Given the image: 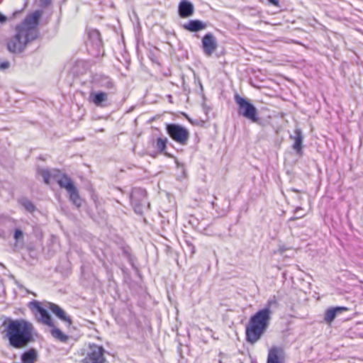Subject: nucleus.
<instances>
[{
  "instance_id": "f257e3e1",
  "label": "nucleus",
  "mask_w": 363,
  "mask_h": 363,
  "mask_svg": "<svg viewBox=\"0 0 363 363\" xmlns=\"http://www.w3.org/2000/svg\"><path fill=\"white\" fill-rule=\"evenodd\" d=\"M43 11L35 10L28 13L15 28V34L6 41L8 50L13 54L23 52L27 45L40 35L38 25Z\"/></svg>"
},
{
  "instance_id": "f03ea898",
  "label": "nucleus",
  "mask_w": 363,
  "mask_h": 363,
  "mask_svg": "<svg viewBox=\"0 0 363 363\" xmlns=\"http://www.w3.org/2000/svg\"><path fill=\"white\" fill-rule=\"evenodd\" d=\"M4 338L14 349H22L35 341V328L28 320L23 318H7L2 324Z\"/></svg>"
},
{
  "instance_id": "7ed1b4c3",
  "label": "nucleus",
  "mask_w": 363,
  "mask_h": 363,
  "mask_svg": "<svg viewBox=\"0 0 363 363\" xmlns=\"http://www.w3.org/2000/svg\"><path fill=\"white\" fill-rule=\"evenodd\" d=\"M279 303L275 296L269 298L264 307L250 316L245 326V340L250 345L258 342L267 331L272 310L278 307Z\"/></svg>"
},
{
  "instance_id": "20e7f679",
  "label": "nucleus",
  "mask_w": 363,
  "mask_h": 363,
  "mask_svg": "<svg viewBox=\"0 0 363 363\" xmlns=\"http://www.w3.org/2000/svg\"><path fill=\"white\" fill-rule=\"evenodd\" d=\"M234 101L237 105V111L239 116L250 120L252 123L258 122L257 108L250 99L235 94L234 95Z\"/></svg>"
},
{
  "instance_id": "39448f33",
  "label": "nucleus",
  "mask_w": 363,
  "mask_h": 363,
  "mask_svg": "<svg viewBox=\"0 0 363 363\" xmlns=\"http://www.w3.org/2000/svg\"><path fill=\"white\" fill-rule=\"evenodd\" d=\"M56 182L60 188L66 189L72 203L79 208L82 205L83 199L81 198L79 191L70 177L63 174Z\"/></svg>"
},
{
  "instance_id": "423d86ee",
  "label": "nucleus",
  "mask_w": 363,
  "mask_h": 363,
  "mask_svg": "<svg viewBox=\"0 0 363 363\" xmlns=\"http://www.w3.org/2000/svg\"><path fill=\"white\" fill-rule=\"evenodd\" d=\"M88 39L86 41V46L88 52L94 57H99L104 53V45L101 34L97 29L86 28Z\"/></svg>"
},
{
  "instance_id": "0eeeda50",
  "label": "nucleus",
  "mask_w": 363,
  "mask_h": 363,
  "mask_svg": "<svg viewBox=\"0 0 363 363\" xmlns=\"http://www.w3.org/2000/svg\"><path fill=\"white\" fill-rule=\"evenodd\" d=\"M130 201L134 211L142 215L145 209L150 207L147 199V191L142 188H133L130 194Z\"/></svg>"
},
{
  "instance_id": "6e6552de",
  "label": "nucleus",
  "mask_w": 363,
  "mask_h": 363,
  "mask_svg": "<svg viewBox=\"0 0 363 363\" xmlns=\"http://www.w3.org/2000/svg\"><path fill=\"white\" fill-rule=\"evenodd\" d=\"M165 130L169 138L176 143L186 145L189 138V131L184 126L178 123H167Z\"/></svg>"
},
{
  "instance_id": "1a4fd4ad",
  "label": "nucleus",
  "mask_w": 363,
  "mask_h": 363,
  "mask_svg": "<svg viewBox=\"0 0 363 363\" xmlns=\"http://www.w3.org/2000/svg\"><path fill=\"white\" fill-rule=\"evenodd\" d=\"M106 350L101 345L89 344L82 363H106Z\"/></svg>"
},
{
  "instance_id": "9d476101",
  "label": "nucleus",
  "mask_w": 363,
  "mask_h": 363,
  "mask_svg": "<svg viewBox=\"0 0 363 363\" xmlns=\"http://www.w3.org/2000/svg\"><path fill=\"white\" fill-rule=\"evenodd\" d=\"M201 48L204 55L207 57L212 56L218 48L217 40L211 33H206L201 40Z\"/></svg>"
},
{
  "instance_id": "9b49d317",
  "label": "nucleus",
  "mask_w": 363,
  "mask_h": 363,
  "mask_svg": "<svg viewBox=\"0 0 363 363\" xmlns=\"http://www.w3.org/2000/svg\"><path fill=\"white\" fill-rule=\"evenodd\" d=\"M108 94L102 91H91L89 101L97 107L105 108L110 105Z\"/></svg>"
},
{
  "instance_id": "f8f14e48",
  "label": "nucleus",
  "mask_w": 363,
  "mask_h": 363,
  "mask_svg": "<svg viewBox=\"0 0 363 363\" xmlns=\"http://www.w3.org/2000/svg\"><path fill=\"white\" fill-rule=\"evenodd\" d=\"M289 138L294 140L292 148L298 156H302L303 154V135L301 129L299 127H296L294 135H290Z\"/></svg>"
},
{
  "instance_id": "ddd939ff",
  "label": "nucleus",
  "mask_w": 363,
  "mask_h": 363,
  "mask_svg": "<svg viewBox=\"0 0 363 363\" xmlns=\"http://www.w3.org/2000/svg\"><path fill=\"white\" fill-rule=\"evenodd\" d=\"M267 363H284V352L281 347H272L268 352Z\"/></svg>"
},
{
  "instance_id": "4468645a",
  "label": "nucleus",
  "mask_w": 363,
  "mask_h": 363,
  "mask_svg": "<svg viewBox=\"0 0 363 363\" xmlns=\"http://www.w3.org/2000/svg\"><path fill=\"white\" fill-rule=\"evenodd\" d=\"M48 308L57 318L67 323L68 327L72 325V320L71 318L67 315L65 311L60 306L54 303H48Z\"/></svg>"
},
{
  "instance_id": "2eb2a0df",
  "label": "nucleus",
  "mask_w": 363,
  "mask_h": 363,
  "mask_svg": "<svg viewBox=\"0 0 363 363\" xmlns=\"http://www.w3.org/2000/svg\"><path fill=\"white\" fill-rule=\"evenodd\" d=\"M194 13V4L189 0H182L178 6V13L179 17L186 18L191 16Z\"/></svg>"
},
{
  "instance_id": "dca6fc26",
  "label": "nucleus",
  "mask_w": 363,
  "mask_h": 363,
  "mask_svg": "<svg viewBox=\"0 0 363 363\" xmlns=\"http://www.w3.org/2000/svg\"><path fill=\"white\" fill-rule=\"evenodd\" d=\"M95 82L100 88L108 91V94H114L116 92V85L113 81L107 76H100L95 79Z\"/></svg>"
},
{
  "instance_id": "f3484780",
  "label": "nucleus",
  "mask_w": 363,
  "mask_h": 363,
  "mask_svg": "<svg viewBox=\"0 0 363 363\" xmlns=\"http://www.w3.org/2000/svg\"><path fill=\"white\" fill-rule=\"evenodd\" d=\"M349 309L345 306H335L328 308L325 312L324 320L326 323L330 325L335 319L337 314L343 311H347Z\"/></svg>"
},
{
  "instance_id": "a211bd4d",
  "label": "nucleus",
  "mask_w": 363,
  "mask_h": 363,
  "mask_svg": "<svg viewBox=\"0 0 363 363\" xmlns=\"http://www.w3.org/2000/svg\"><path fill=\"white\" fill-rule=\"evenodd\" d=\"M206 27V23L199 19L189 20L187 23L182 25V28L184 30L195 33L204 30Z\"/></svg>"
},
{
  "instance_id": "6ab92c4d",
  "label": "nucleus",
  "mask_w": 363,
  "mask_h": 363,
  "mask_svg": "<svg viewBox=\"0 0 363 363\" xmlns=\"http://www.w3.org/2000/svg\"><path fill=\"white\" fill-rule=\"evenodd\" d=\"M38 358V350L34 347H30L21 354V363H35Z\"/></svg>"
},
{
  "instance_id": "aec40b11",
  "label": "nucleus",
  "mask_w": 363,
  "mask_h": 363,
  "mask_svg": "<svg viewBox=\"0 0 363 363\" xmlns=\"http://www.w3.org/2000/svg\"><path fill=\"white\" fill-rule=\"evenodd\" d=\"M50 327L51 328L50 334L53 338L61 342L65 343L67 342L69 340V336L65 334L60 328L55 327L54 324L53 326Z\"/></svg>"
},
{
  "instance_id": "412c9836",
  "label": "nucleus",
  "mask_w": 363,
  "mask_h": 363,
  "mask_svg": "<svg viewBox=\"0 0 363 363\" xmlns=\"http://www.w3.org/2000/svg\"><path fill=\"white\" fill-rule=\"evenodd\" d=\"M38 320L39 322L48 326H53V321L49 312L43 308L38 314Z\"/></svg>"
},
{
  "instance_id": "4be33fe9",
  "label": "nucleus",
  "mask_w": 363,
  "mask_h": 363,
  "mask_svg": "<svg viewBox=\"0 0 363 363\" xmlns=\"http://www.w3.org/2000/svg\"><path fill=\"white\" fill-rule=\"evenodd\" d=\"M168 143V139L166 137H158L155 140V148L160 153H164L168 157H171V155L167 152H165V150L167 148V145Z\"/></svg>"
},
{
  "instance_id": "5701e85b",
  "label": "nucleus",
  "mask_w": 363,
  "mask_h": 363,
  "mask_svg": "<svg viewBox=\"0 0 363 363\" xmlns=\"http://www.w3.org/2000/svg\"><path fill=\"white\" fill-rule=\"evenodd\" d=\"M28 308L36 316L37 314L43 308L40 302L36 300H33L32 301L29 302Z\"/></svg>"
},
{
  "instance_id": "b1692460",
  "label": "nucleus",
  "mask_w": 363,
  "mask_h": 363,
  "mask_svg": "<svg viewBox=\"0 0 363 363\" xmlns=\"http://www.w3.org/2000/svg\"><path fill=\"white\" fill-rule=\"evenodd\" d=\"M38 174L42 176L43 182L46 184H50V179L51 177H55V175H52L49 170L44 169H40L38 171Z\"/></svg>"
},
{
  "instance_id": "393cba45",
  "label": "nucleus",
  "mask_w": 363,
  "mask_h": 363,
  "mask_svg": "<svg viewBox=\"0 0 363 363\" xmlns=\"http://www.w3.org/2000/svg\"><path fill=\"white\" fill-rule=\"evenodd\" d=\"M23 232L21 228H16L13 231V239L16 243L23 242Z\"/></svg>"
},
{
  "instance_id": "a878e982",
  "label": "nucleus",
  "mask_w": 363,
  "mask_h": 363,
  "mask_svg": "<svg viewBox=\"0 0 363 363\" xmlns=\"http://www.w3.org/2000/svg\"><path fill=\"white\" fill-rule=\"evenodd\" d=\"M23 206L26 208V211H28L30 213H33L35 210V207L34 204L28 199H24L21 202Z\"/></svg>"
},
{
  "instance_id": "bb28decb",
  "label": "nucleus",
  "mask_w": 363,
  "mask_h": 363,
  "mask_svg": "<svg viewBox=\"0 0 363 363\" xmlns=\"http://www.w3.org/2000/svg\"><path fill=\"white\" fill-rule=\"evenodd\" d=\"M13 222V219L9 216L4 215H0V225H3L7 223ZM1 236V235L0 234Z\"/></svg>"
},
{
  "instance_id": "cd10ccee",
  "label": "nucleus",
  "mask_w": 363,
  "mask_h": 363,
  "mask_svg": "<svg viewBox=\"0 0 363 363\" xmlns=\"http://www.w3.org/2000/svg\"><path fill=\"white\" fill-rule=\"evenodd\" d=\"M39 2L42 8H47L51 4L52 0H40Z\"/></svg>"
},
{
  "instance_id": "c85d7f7f",
  "label": "nucleus",
  "mask_w": 363,
  "mask_h": 363,
  "mask_svg": "<svg viewBox=\"0 0 363 363\" xmlns=\"http://www.w3.org/2000/svg\"><path fill=\"white\" fill-rule=\"evenodd\" d=\"M305 216V214H303V215H301V216H292L291 218H290L288 220H287V223L289 225H290L291 223Z\"/></svg>"
},
{
  "instance_id": "c756f323",
  "label": "nucleus",
  "mask_w": 363,
  "mask_h": 363,
  "mask_svg": "<svg viewBox=\"0 0 363 363\" xmlns=\"http://www.w3.org/2000/svg\"><path fill=\"white\" fill-rule=\"evenodd\" d=\"M10 66V63L7 61H4L0 63V69L4 70L5 69L9 68Z\"/></svg>"
},
{
  "instance_id": "7c9ffc66",
  "label": "nucleus",
  "mask_w": 363,
  "mask_h": 363,
  "mask_svg": "<svg viewBox=\"0 0 363 363\" xmlns=\"http://www.w3.org/2000/svg\"><path fill=\"white\" fill-rule=\"evenodd\" d=\"M202 108L206 116L208 115V112L211 110V108L205 103L202 104Z\"/></svg>"
},
{
  "instance_id": "2f4dec72",
  "label": "nucleus",
  "mask_w": 363,
  "mask_h": 363,
  "mask_svg": "<svg viewBox=\"0 0 363 363\" xmlns=\"http://www.w3.org/2000/svg\"><path fill=\"white\" fill-rule=\"evenodd\" d=\"M267 1L271 5L275 6L277 7H279V0H267Z\"/></svg>"
},
{
  "instance_id": "473e14b6",
  "label": "nucleus",
  "mask_w": 363,
  "mask_h": 363,
  "mask_svg": "<svg viewBox=\"0 0 363 363\" xmlns=\"http://www.w3.org/2000/svg\"><path fill=\"white\" fill-rule=\"evenodd\" d=\"M7 21V17L3 13H0V23L3 24Z\"/></svg>"
},
{
  "instance_id": "72a5a7b5",
  "label": "nucleus",
  "mask_w": 363,
  "mask_h": 363,
  "mask_svg": "<svg viewBox=\"0 0 363 363\" xmlns=\"http://www.w3.org/2000/svg\"><path fill=\"white\" fill-rule=\"evenodd\" d=\"M302 210H303V209H302V208H301V207L298 206V207H296V208L294 210V214H298V212H299L300 211H302Z\"/></svg>"
},
{
  "instance_id": "f704fd0d",
  "label": "nucleus",
  "mask_w": 363,
  "mask_h": 363,
  "mask_svg": "<svg viewBox=\"0 0 363 363\" xmlns=\"http://www.w3.org/2000/svg\"><path fill=\"white\" fill-rule=\"evenodd\" d=\"M190 252H191V254H194L195 252V247L194 246V245H191V247H189Z\"/></svg>"
},
{
  "instance_id": "c9c22d12",
  "label": "nucleus",
  "mask_w": 363,
  "mask_h": 363,
  "mask_svg": "<svg viewBox=\"0 0 363 363\" xmlns=\"http://www.w3.org/2000/svg\"><path fill=\"white\" fill-rule=\"evenodd\" d=\"M286 249L287 248L285 247L284 246H280L279 250L281 253H284L286 250Z\"/></svg>"
},
{
  "instance_id": "e433bc0d",
  "label": "nucleus",
  "mask_w": 363,
  "mask_h": 363,
  "mask_svg": "<svg viewBox=\"0 0 363 363\" xmlns=\"http://www.w3.org/2000/svg\"><path fill=\"white\" fill-rule=\"evenodd\" d=\"M176 163H177V166L178 167H179V166H181V167H182V171H183V173L184 174V173H185V171H184V165H183L182 164H179V162H177V161L176 162Z\"/></svg>"
},
{
  "instance_id": "4c0bfd02",
  "label": "nucleus",
  "mask_w": 363,
  "mask_h": 363,
  "mask_svg": "<svg viewBox=\"0 0 363 363\" xmlns=\"http://www.w3.org/2000/svg\"><path fill=\"white\" fill-rule=\"evenodd\" d=\"M211 206L213 209H216L217 204L214 201L211 202Z\"/></svg>"
},
{
  "instance_id": "58836bf2",
  "label": "nucleus",
  "mask_w": 363,
  "mask_h": 363,
  "mask_svg": "<svg viewBox=\"0 0 363 363\" xmlns=\"http://www.w3.org/2000/svg\"><path fill=\"white\" fill-rule=\"evenodd\" d=\"M186 244L188 246V247H191V245H193L190 241L186 240Z\"/></svg>"
},
{
  "instance_id": "ea45409f",
  "label": "nucleus",
  "mask_w": 363,
  "mask_h": 363,
  "mask_svg": "<svg viewBox=\"0 0 363 363\" xmlns=\"http://www.w3.org/2000/svg\"><path fill=\"white\" fill-rule=\"evenodd\" d=\"M199 85H200L201 89L203 90V86H202V84H201V83L200 82H199Z\"/></svg>"
},
{
  "instance_id": "a19ab883",
  "label": "nucleus",
  "mask_w": 363,
  "mask_h": 363,
  "mask_svg": "<svg viewBox=\"0 0 363 363\" xmlns=\"http://www.w3.org/2000/svg\"><path fill=\"white\" fill-rule=\"evenodd\" d=\"M293 191H294V192H298L299 191H298V189H293Z\"/></svg>"
},
{
  "instance_id": "79ce46f5",
  "label": "nucleus",
  "mask_w": 363,
  "mask_h": 363,
  "mask_svg": "<svg viewBox=\"0 0 363 363\" xmlns=\"http://www.w3.org/2000/svg\"><path fill=\"white\" fill-rule=\"evenodd\" d=\"M172 98V95H168V99H170Z\"/></svg>"
},
{
  "instance_id": "37998d69",
  "label": "nucleus",
  "mask_w": 363,
  "mask_h": 363,
  "mask_svg": "<svg viewBox=\"0 0 363 363\" xmlns=\"http://www.w3.org/2000/svg\"><path fill=\"white\" fill-rule=\"evenodd\" d=\"M172 98V95H168V99H170Z\"/></svg>"
},
{
  "instance_id": "c03bdc74",
  "label": "nucleus",
  "mask_w": 363,
  "mask_h": 363,
  "mask_svg": "<svg viewBox=\"0 0 363 363\" xmlns=\"http://www.w3.org/2000/svg\"><path fill=\"white\" fill-rule=\"evenodd\" d=\"M190 223L194 224V220H190Z\"/></svg>"
},
{
  "instance_id": "a18cd8bd",
  "label": "nucleus",
  "mask_w": 363,
  "mask_h": 363,
  "mask_svg": "<svg viewBox=\"0 0 363 363\" xmlns=\"http://www.w3.org/2000/svg\"><path fill=\"white\" fill-rule=\"evenodd\" d=\"M3 1V0H0V3H1Z\"/></svg>"
}]
</instances>
